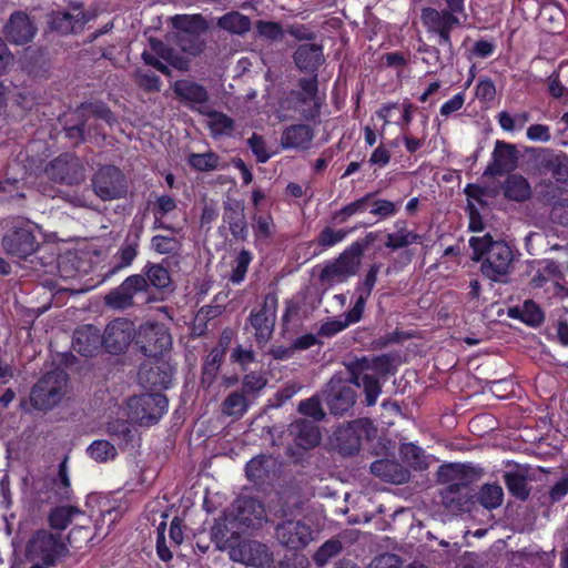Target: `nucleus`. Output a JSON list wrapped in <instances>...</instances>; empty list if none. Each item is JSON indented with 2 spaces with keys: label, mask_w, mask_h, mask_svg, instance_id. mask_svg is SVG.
<instances>
[{
  "label": "nucleus",
  "mask_w": 568,
  "mask_h": 568,
  "mask_svg": "<svg viewBox=\"0 0 568 568\" xmlns=\"http://www.w3.org/2000/svg\"><path fill=\"white\" fill-rule=\"evenodd\" d=\"M394 357H356L345 366L349 373V381L335 375L328 383L326 404L334 415L347 413L355 404L356 392L351 384L356 387L363 386L365 402L367 406L376 404L382 392L378 382L379 376L392 372V361Z\"/></svg>",
  "instance_id": "obj_1"
},
{
  "label": "nucleus",
  "mask_w": 568,
  "mask_h": 568,
  "mask_svg": "<svg viewBox=\"0 0 568 568\" xmlns=\"http://www.w3.org/2000/svg\"><path fill=\"white\" fill-rule=\"evenodd\" d=\"M438 480L446 485L440 490L442 503L450 513H469L476 505V493L470 486L464 465L448 464L438 470Z\"/></svg>",
  "instance_id": "obj_2"
},
{
  "label": "nucleus",
  "mask_w": 568,
  "mask_h": 568,
  "mask_svg": "<svg viewBox=\"0 0 568 568\" xmlns=\"http://www.w3.org/2000/svg\"><path fill=\"white\" fill-rule=\"evenodd\" d=\"M37 224L29 219L16 216L6 221L1 246L7 255L27 260L34 254L40 242L38 241Z\"/></svg>",
  "instance_id": "obj_3"
},
{
  "label": "nucleus",
  "mask_w": 568,
  "mask_h": 568,
  "mask_svg": "<svg viewBox=\"0 0 568 568\" xmlns=\"http://www.w3.org/2000/svg\"><path fill=\"white\" fill-rule=\"evenodd\" d=\"M68 392V374L61 368H54L33 385L30 402L36 409L47 412L59 405Z\"/></svg>",
  "instance_id": "obj_4"
},
{
  "label": "nucleus",
  "mask_w": 568,
  "mask_h": 568,
  "mask_svg": "<svg viewBox=\"0 0 568 568\" xmlns=\"http://www.w3.org/2000/svg\"><path fill=\"white\" fill-rule=\"evenodd\" d=\"M286 110L293 111L304 121H315L321 114L318 80L315 77H303L296 87L286 92Z\"/></svg>",
  "instance_id": "obj_5"
},
{
  "label": "nucleus",
  "mask_w": 568,
  "mask_h": 568,
  "mask_svg": "<svg viewBox=\"0 0 568 568\" xmlns=\"http://www.w3.org/2000/svg\"><path fill=\"white\" fill-rule=\"evenodd\" d=\"M235 515L230 523L233 528L239 530L255 529L262 526L263 520H271L270 515H274L278 519L284 518V504L272 507L268 501L267 510L264 506L253 497H241L234 503Z\"/></svg>",
  "instance_id": "obj_6"
},
{
  "label": "nucleus",
  "mask_w": 568,
  "mask_h": 568,
  "mask_svg": "<svg viewBox=\"0 0 568 568\" xmlns=\"http://www.w3.org/2000/svg\"><path fill=\"white\" fill-rule=\"evenodd\" d=\"M68 551V547L59 534L38 530L27 542L26 558L28 561L55 565L62 557L67 556Z\"/></svg>",
  "instance_id": "obj_7"
},
{
  "label": "nucleus",
  "mask_w": 568,
  "mask_h": 568,
  "mask_svg": "<svg viewBox=\"0 0 568 568\" xmlns=\"http://www.w3.org/2000/svg\"><path fill=\"white\" fill-rule=\"evenodd\" d=\"M142 298V303L151 302L146 294V282L143 274H132L128 276L119 286L109 291L104 296V304L114 311H125L138 306V298Z\"/></svg>",
  "instance_id": "obj_8"
},
{
  "label": "nucleus",
  "mask_w": 568,
  "mask_h": 568,
  "mask_svg": "<svg viewBox=\"0 0 568 568\" xmlns=\"http://www.w3.org/2000/svg\"><path fill=\"white\" fill-rule=\"evenodd\" d=\"M277 310V297L275 294L265 295L263 304L258 308H253L245 324V331H248L258 348H263L271 339Z\"/></svg>",
  "instance_id": "obj_9"
},
{
  "label": "nucleus",
  "mask_w": 568,
  "mask_h": 568,
  "mask_svg": "<svg viewBox=\"0 0 568 568\" xmlns=\"http://www.w3.org/2000/svg\"><path fill=\"white\" fill-rule=\"evenodd\" d=\"M361 262L347 247L335 258L326 261L317 280L326 288L348 282L359 271Z\"/></svg>",
  "instance_id": "obj_10"
},
{
  "label": "nucleus",
  "mask_w": 568,
  "mask_h": 568,
  "mask_svg": "<svg viewBox=\"0 0 568 568\" xmlns=\"http://www.w3.org/2000/svg\"><path fill=\"white\" fill-rule=\"evenodd\" d=\"M91 185L94 194L102 201L125 197L129 187L124 173L112 164L98 169L91 179Z\"/></svg>",
  "instance_id": "obj_11"
},
{
  "label": "nucleus",
  "mask_w": 568,
  "mask_h": 568,
  "mask_svg": "<svg viewBox=\"0 0 568 568\" xmlns=\"http://www.w3.org/2000/svg\"><path fill=\"white\" fill-rule=\"evenodd\" d=\"M168 398L161 393L143 394L130 398L129 417L139 425L156 424L168 409Z\"/></svg>",
  "instance_id": "obj_12"
},
{
  "label": "nucleus",
  "mask_w": 568,
  "mask_h": 568,
  "mask_svg": "<svg viewBox=\"0 0 568 568\" xmlns=\"http://www.w3.org/2000/svg\"><path fill=\"white\" fill-rule=\"evenodd\" d=\"M172 343L170 329L163 323L146 322L136 329V347L142 355H165Z\"/></svg>",
  "instance_id": "obj_13"
},
{
  "label": "nucleus",
  "mask_w": 568,
  "mask_h": 568,
  "mask_svg": "<svg viewBox=\"0 0 568 568\" xmlns=\"http://www.w3.org/2000/svg\"><path fill=\"white\" fill-rule=\"evenodd\" d=\"M136 346L134 323L126 318H115L104 329V349L109 355H125L129 346Z\"/></svg>",
  "instance_id": "obj_14"
},
{
  "label": "nucleus",
  "mask_w": 568,
  "mask_h": 568,
  "mask_svg": "<svg viewBox=\"0 0 568 568\" xmlns=\"http://www.w3.org/2000/svg\"><path fill=\"white\" fill-rule=\"evenodd\" d=\"M174 367L168 357H146L138 372V381L144 388H168L172 382Z\"/></svg>",
  "instance_id": "obj_15"
},
{
  "label": "nucleus",
  "mask_w": 568,
  "mask_h": 568,
  "mask_svg": "<svg viewBox=\"0 0 568 568\" xmlns=\"http://www.w3.org/2000/svg\"><path fill=\"white\" fill-rule=\"evenodd\" d=\"M44 173L53 182L74 185L83 179V166L75 155L62 153L47 164Z\"/></svg>",
  "instance_id": "obj_16"
},
{
  "label": "nucleus",
  "mask_w": 568,
  "mask_h": 568,
  "mask_svg": "<svg viewBox=\"0 0 568 568\" xmlns=\"http://www.w3.org/2000/svg\"><path fill=\"white\" fill-rule=\"evenodd\" d=\"M513 260L514 254L510 246L504 241H498L483 260L481 274L494 282H499L501 277L509 274Z\"/></svg>",
  "instance_id": "obj_17"
},
{
  "label": "nucleus",
  "mask_w": 568,
  "mask_h": 568,
  "mask_svg": "<svg viewBox=\"0 0 568 568\" xmlns=\"http://www.w3.org/2000/svg\"><path fill=\"white\" fill-rule=\"evenodd\" d=\"M73 13L69 11H52L48 16V27L52 32L60 36L78 34L83 31L90 21V16L82 10L81 6H72Z\"/></svg>",
  "instance_id": "obj_18"
},
{
  "label": "nucleus",
  "mask_w": 568,
  "mask_h": 568,
  "mask_svg": "<svg viewBox=\"0 0 568 568\" xmlns=\"http://www.w3.org/2000/svg\"><path fill=\"white\" fill-rule=\"evenodd\" d=\"M246 476L255 485H273L283 473V464L273 456H258L246 464Z\"/></svg>",
  "instance_id": "obj_19"
},
{
  "label": "nucleus",
  "mask_w": 568,
  "mask_h": 568,
  "mask_svg": "<svg viewBox=\"0 0 568 568\" xmlns=\"http://www.w3.org/2000/svg\"><path fill=\"white\" fill-rule=\"evenodd\" d=\"M230 559L246 566L262 568L272 561L268 548L256 540H243L230 546Z\"/></svg>",
  "instance_id": "obj_20"
},
{
  "label": "nucleus",
  "mask_w": 568,
  "mask_h": 568,
  "mask_svg": "<svg viewBox=\"0 0 568 568\" xmlns=\"http://www.w3.org/2000/svg\"><path fill=\"white\" fill-rule=\"evenodd\" d=\"M372 423L368 419H356L336 432L339 450L353 455L361 448L362 440L368 438Z\"/></svg>",
  "instance_id": "obj_21"
},
{
  "label": "nucleus",
  "mask_w": 568,
  "mask_h": 568,
  "mask_svg": "<svg viewBox=\"0 0 568 568\" xmlns=\"http://www.w3.org/2000/svg\"><path fill=\"white\" fill-rule=\"evenodd\" d=\"M3 34L10 43L23 45L33 40L37 27L26 12L14 11L3 27Z\"/></svg>",
  "instance_id": "obj_22"
},
{
  "label": "nucleus",
  "mask_w": 568,
  "mask_h": 568,
  "mask_svg": "<svg viewBox=\"0 0 568 568\" xmlns=\"http://www.w3.org/2000/svg\"><path fill=\"white\" fill-rule=\"evenodd\" d=\"M295 67L307 77L318 80V71L325 62L324 48L320 43L300 44L293 53Z\"/></svg>",
  "instance_id": "obj_23"
},
{
  "label": "nucleus",
  "mask_w": 568,
  "mask_h": 568,
  "mask_svg": "<svg viewBox=\"0 0 568 568\" xmlns=\"http://www.w3.org/2000/svg\"><path fill=\"white\" fill-rule=\"evenodd\" d=\"M72 347L79 355H94L104 347V334L92 324L82 325L73 333Z\"/></svg>",
  "instance_id": "obj_24"
},
{
  "label": "nucleus",
  "mask_w": 568,
  "mask_h": 568,
  "mask_svg": "<svg viewBox=\"0 0 568 568\" xmlns=\"http://www.w3.org/2000/svg\"><path fill=\"white\" fill-rule=\"evenodd\" d=\"M562 280L564 273L560 264L554 260H546L532 276L531 285L535 288H541L548 282H551L554 284L555 295L562 298L568 295V290L560 283Z\"/></svg>",
  "instance_id": "obj_25"
},
{
  "label": "nucleus",
  "mask_w": 568,
  "mask_h": 568,
  "mask_svg": "<svg viewBox=\"0 0 568 568\" xmlns=\"http://www.w3.org/2000/svg\"><path fill=\"white\" fill-rule=\"evenodd\" d=\"M172 89L176 99L191 109H195L196 105H204L210 100L207 89L192 80H176Z\"/></svg>",
  "instance_id": "obj_26"
},
{
  "label": "nucleus",
  "mask_w": 568,
  "mask_h": 568,
  "mask_svg": "<svg viewBox=\"0 0 568 568\" xmlns=\"http://www.w3.org/2000/svg\"><path fill=\"white\" fill-rule=\"evenodd\" d=\"M290 436L301 449L316 447L321 442V432L314 420L298 419L290 425Z\"/></svg>",
  "instance_id": "obj_27"
},
{
  "label": "nucleus",
  "mask_w": 568,
  "mask_h": 568,
  "mask_svg": "<svg viewBox=\"0 0 568 568\" xmlns=\"http://www.w3.org/2000/svg\"><path fill=\"white\" fill-rule=\"evenodd\" d=\"M420 20L429 33L453 30L454 27L460 24L459 18L452 14L450 11L437 10L432 7H425L422 9Z\"/></svg>",
  "instance_id": "obj_28"
},
{
  "label": "nucleus",
  "mask_w": 568,
  "mask_h": 568,
  "mask_svg": "<svg viewBox=\"0 0 568 568\" xmlns=\"http://www.w3.org/2000/svg\"><path fill=\"white\" fill-rule=\"evenodd\" d=\"M514 145L497 141L491 154V162L485 170V175L496 176L511 171L516 161Z\"/></svg>",
  "instance_id": "obj_29"
},
{
  "label": "nucleus",
  "mask_w": 568,
  "mask_h": 568,
  "mask_svg": "<svg viewBox=\"0 0 568 568\" xmlns=\"http://www.w3.org/2000/svg\"><path fill=\"white\" fill-rule=\"evenodd\" d=\"M539 168L550 172L557 183L568 185V155L565 152L545 149L539 158Z\"/></svg>",
  "instance_id": "obj_30"
},
{
  "label": "nucleus",
  "mask_w": 568,
  "mask_h": 568,
  "mask_svg": "<svg viewBox=\"0 0 568 568\" xmlns=\"http://www.w3.org/2000/svg\"><path fill=\"white\" fill-rule=\"evenodd\" d=\"M149 43L150 51H143L141 54L144 64L154 68L165 77H172V71L164 63V61L170 58V53L172 52L173 48L165 44L162 40L155 38H151Z\"/></svg>",
  "instance_id": "obj_31"
},
{
  "label": "nucleus",
  "mask_w": 568,
  "mask_h": 568,
  "mask_svg": "<svg viewBox=\"0 0 568 568\" xmlns=\"http://www.w3.org/2000/svg\"><path fill=\"white\" fill-rule=\"evenodd\" d=\"M503 194L509 201L521 203L531 197V186L521 174H508L503 183Z\"/></svg>",
  "instance_id": "obj_32"
},
{
  "label": "nucleus",
  "mask_w": 568,
  "mask_h": 568,
  "mask_svg": "<svg viewBox=\"0 0 568 568\" xmlns=\"http://www.w3.org/2000/svg\"><path fill=\"white\" fill-rule=\"evenodd\" d=\"M508 316L519 320L530 327H539L545 321V313L541 307L532 300H527L521 306L510 307Z\"/></svg>",
  "instance_id": "obj_33"
},
{
  "label": "nucleus",
  "mask_w": 568,
  "mask_h": 568,
  "mask_svg": "<svg viewBox=\"0 0 568 568\" xmlns=\"http://www.w3.org/2000/svg\"><path fill=\"white\" fill-rule=\"evenodd\" d=\"M140 274H143L145 277L148 295L150 287L165 291L172 284L170 271L161 263L146 262Z\"/></svg>",
  "instance_id": "obj_34"
},
{
  "label": "nucleus",
  "mask_w": 568,
  "mask_h": 568,
  "mask_svg": "<svg viewBox=\"0 0 568 568\" xmlns=\"http://www.w3.org/2000/svg\"><path fill=\"white\" fill-rule=\"evenodd\" d=\"M529 479L530 477L528 469L520 467H517L514 470L506 471L504 475V480L508 491L519 500H526L529 497Z\"/></svg>",
  "instance_id": "obj_35"
},
{
  "label": "nucleus",
  "mask_w": 568,
  "mask_h": 568,
  "mask_svg": "<svg viewBox=\"0 0 568 568\" xmlns=\"http://www.w3.org/2000/svg\"><path fill=\"white\" fill-rule=\"evenodd\" d=\"M139 254V236L130 240L129 237L124 241V243L119 247L118 252L114 254V264L109 271L108 275H113L116 272L129 267L133 261L136 258Z\"/></svg>",
  "instance_id": "obj_36"
},
{
  "label": "nucleus",
  "mask_w": 568,
  "mask_h": 568,
  "mask_svg": "<svg viewBox=\"0 0 568 568\" xmlns=\"http://www.w3.org/2000/svg\"><path fill=\"white\" fill-rule=\"evenodd\" d=\"M375 192L366 193L353 202L344 205L333 213L332 220L336 224L346 223L353 215L365 213L375 197Z\"/></svg>",
  "instance_id": "obj_37"
},
{
  "label": "nucleus",
  "mask_w": 568,
  "mask_h": 568,
  "mask_svg": "<svg viewBox=\"0 0 568 568\" xmlns=\"http://www.w3.org/2000/svg\"><path fill=\"white\" fill-rule=\"evenodd\" d=\"M371 471L375 476L390 483H402L408 478L407 471L398 463L388 459L374 462L371 465Z\"/></svg>",
  "instance_id": "obj_38"
},
{
  "label": "nucleus",
  "mask_w": 568,
  "mask_h": 568,
  "mask_svg": "<svg viewBox=\"0 0 568 568\" xmlns=\"http://www.w3.org/2000/svg\"><path fill=\"white\" fill-rule=\"evenodd\" d=\"M313 138L314 131L307 124L286 126V149L307 150Z\"/></svg>",
  "instance_id": "obj_39"
},
{
  "label": "nucleus",
  "mask_w": 568,
  "mask_h": 568,
  "mask_svg": "<svg viewBox=\"0 0 568 568\" xmlns=\"http://www.w3.org/2000/svg\"><path fill=\"white\" fill-rule=\"evenodd\" d=\"M286 547L300 549L312 540V529L301 521L286 523Z\"/></svg>",
  "instance_id": "obj_40"
},
{
  "label": "nucleus",
  "mask_w": 568,
  "mask_h": 568,
  "mask_svg": "<svg viewBox=\"0 0 568 568\" xmlns=\"http://www.w3.org/2000/svg\"><path fill=\"white\" fill-rule=\"evenodd\" d=\"M248 408V400L244 390H234L230 393L221 404L223 415L240 419Z\"/></svg>",
  "instance_id": "obj_41"
},
{
  "label": "nucleus",
  "mask_w": 568,
  "mask_h": 568,
  "mask_svg": "<svg viewBox=\"0 0 568 568\" xmlns=\"http://www.w3.org/2000/svg\"><path fill=\"white\" fill-rule=\"evenodd\" d=\"M175 33L205 32L207 23L201 14H176L171 18Z\"/></svg>",
  "instance_id": "obj_42"
},
{
  "label": "nucleus",
  "mask_w": 568,
  "mask_h": 568,
  "mask_svg": "<svg viewBox=\"0 0 568 568\" xmlns=\"http://www.w3.org/2000/svg\"><path fill=\"white\" fill-rule=\"evenodd\" d=\"M423 240V236L415 231H409L407 227L402 226L394 233L386 234V241L384 243L386 248L396 251L405 248L412 244H418Z\"/></svg>",
  "instance_id": "obj_43"
},
{
  "label": "nucleus",
  "mask_w": 568,
  "mask_h": 568,
  "mask_svg": "<svg viewBox=\"0 0 568 568\" xmlns=\"http://www.w3.org/2000/svg\"><path fill=\"white\" fill-rule=\"evenodd\" d=\"M223 221L227 223L229 230L235 240L245 241L247 237V224L245 216L241 210H234L226 206Z\"/></svg>",
  "instance_id": "obj_44"
},
{
  "label": "nucleus",
  "mask_w": 568,
  "mask_h": 568,
  "mask_svg": "<svg viewBox=\"0 0 568 568\" xmlns=\"http://www.w3.org/2000/svg\"><path fill=\"white\" fill-rule=\"evenodd\" d=\"M217 26L231 33L243 34L251 29V20L237 11H232L222 16L217 21Z\"/></svg>",
  "instance_id": "obj_45"
},
{
  "label": "nucleus",
  "mask_w": 568,
  "mask_h": 568,
  "mask_svg": "<svg viewBox=\"0 0 568 568\" xmlns=\"http://www.w3.org/2000/svg\"><path fill=\"white\" fill-rule=\"evenodd\" d=\"M504 500V491L498 484H485L478 493H476V501L486 509H496L501 506Z\"/></svg>",
  "instance_id": "obj_46"
},
{
  "label": "nucleus",
  "mask_w": 568,
  "mask_h": 568,
  "mask_svg": "<svg viewBox=\"0 0 568 568\" xmlns=\"http://www.w3.org/2000/svg\"><path fill=\"white\" fill-rule=\"evenodd\" d=\"M252 261V252L246 248L241 250L232 262V270L227 277L229 282L233 285H240L243 283Z\"/></svg>",
  "instance_id": "obj_47"
},
{
  "label": "nucleus",
  "mask_w": 568,
  "mask_h": 568,
  "mask_svg": "<svg viewBox=\"0 0 568 568\" xmlns=\"http://www.w3.org/2000/svg\"><path fill=\"white\" fill-rule=\"evenodd\" d=\"M205 114L210 119L209 126H210L211 133L214 136H221V135L230 136L232 134V132L234 131V128H235L234 120L231 116H229L227 114L220 112V111H215V110L206 112Z\"/></svg>",
  "instance_id": "obj_48"
},
{
  "label": "nucleus",
  "mask_w": 568,
  "mask_h": 568,
  "mask_svg": "<svg viewBox=\"0 0 568 568\" xmlns=\"http://www.w3.org/2000/svg\"><path fill=\"white\" fill-rule=\"evenodd\" d=\"M203 33H175V44L185 53L193 57L200 55L205 48V41L202 39Z\"/></svg>",
  "instance_id": "obj_49"
},
{
  "label": "nucleus",
  "mask_w": 568,
  "mask_h": 568,
  "mask_svg": "<svg viewBox=\"0 0 568 568\" xmlns=\"http://www.w3.org/2000/svg\"><path fill=\"white\" fill-rule=\"evenodd\" d=\"M176 209L175 200L166 194L160 195L153 206L154 225L153 229H163L173 231V227L162 222V219L168 213Z\"/></svg>",
  "instance_id": "obj_50"
},
{
  "label": "nucleus",
  "mask_w": 568,
  "mask_h": 568,
  "mask_svg": "<svg viewBox=\"0 0 568 568\" xmlns=\"http://www.w3.org/2000/svg\"><path fill=\"white\" fill-rule=\"evenodd\" d=\"M187 164L197 172H210L219 168L220 156L213 152L191 153L187 156Z\"/></svg>",
  "instance_id": "obj_51"
},
{
  "label": "nucleus",
  "mask_w": 568,
  "mask_h": 568,
  "mask_svg": "<svg viewBox=\"0 0 568 568\" xmlns=\"http://www.w3.org/2000/svg\"><path fill=\"white\" fill-rule=\"evenodd\" d=\"M80 111L90 112L94 118L103 120L109 125L115 124L116 116L109 105L100 100L85 101L79 105Z\"/></svg>",
  "instance_id": "obj_52"
},
{
  "label": "nucleus",
  "mask_w": 568,
  "mask_h": 568,
  "mask_svg": "<svg viewBox=\"0 0 568 568\" xmlns=\"http://www.w3.org/2000/svg\"><path fill=\"white\" fill-rule=\"evenodd\" d=\"M151 248L161 255H172L180 251L181 242L174 236L156 234L151 239Z\"/></svg>",
  "instance_id": "obj_53"
},
{
  "label": "nucleus",
  "mask_w": 568,
  "mask_h": 568,
  "mask_svg": "<svg viewBox=\"0 0 568 568\" xmlns=\"http://www.w3.org/2000/svg\"><path fill=\"white\" fill-rule=\"evenodd\" d=\"M134 80L136 85L146 93H155L161 90V79L154 72L148 70H136L134 72Z\"/></svg>",
  "instance_id": "obj_54"
},
{
  "label": "nucleus",
  "mask_w": 568,
  "mask_h": 568,
  "mask_svg": "<svg viewBox=\"0 0 568 568\" xmlns=\"http://www.w3.org/2000/svg\"><path fill=\"white\" fill-rule=\"evenodd\" d=\"M79 510L71 506L57 507L49 516V523L52 528L63 530L71 523L72 517Z\"/></svg>",
  "instance_id": "obj_55"
},
{
  "label": "nucleus",
  "mask_w": 568,
  "mask_h": 568,
  "mask_svg": "<svg viewBox=\"0 0 568 568\" xmlns=\"http://www.w3.org/2000/svg\"><path fill=\"white\" fill-rule=\"evenodd\" d=\"M348 234L346 230H334L329 226H325L316 237V244L326 250L341 243Z\"/></svg>",
  "instance_id": "obj_56"
},
{
  "label": "nucleus",
  "mask_w": 568,
  "mask_h": 568,
  "mask_svg": "<svg viewBox=\"0 0 568 568\" xmlns=\"http://www.w3.org/2000/svg\"><path fill=\"white\" fill-rule=\"evenodd\" d=\"M88 453L91 458L101 463L106 462L108 459H113L118 454L115 447L108 440L93 442L89 446Z\"/></svg>",
  "instance_id": "obj_57"
},
{
  "label": "nucleus",
  "mask_w": 568,
  "mask_h": 568,
  "mask_svg": "<svg viewBox=\"0 0 568 568\" xmlns=\"http://www.w3.org/2000/svg\"><path fill=\"white\" fill-rule=\"evenodd\" d=\"M497 241L493 239V236L487 233L484 236H473L469 240V246L474 253V260L480 261L484 260L488 254L493 245L496 244Z\"/></svg>",
  "instance_id": "obj_58"
},
{
  "label": "nucleus",
  "mask_w": 568,
  "mask_h": 568,
  "mask_svg": "<svg viewBox=\"0 0 568 568\" xmlns=\"http://www.w3.org/2000/svg\"><path fill=\"white\" fill-rule=\"evenodd\" d=\"M342 550V544L339 540L329 539L324 542L315 552L314 561L318 567H323L327 561L338 555Z\"/></svg>",
  "instance_id": "obj_59"
},
{
  "label": "nucleus",
  "mask_w": 568,
  "mask_h": 568,
  "mask_svg": "<svg viewBox=\"0 0 568 568\" xmlns=\"http://www.w3.org/2000/svg\"><path fill=\"white\" fill-rule=\"evenodd\" d=\"M354 296H355L354 305L346 313H344V316L348 320V322L352 325L358 323L363 318L366 303H367L368 298L371 297V295L365 294L361 291H355V290H354Z\"/></svg>",
  "instance_id": "obj_60"
},
{
  "label": "nucleus",
  "mask_w": 568,
  "mask_h": 568,
  "mask_svg": "<svg viewBox=\"0 0 568 568\" xmlns=\"http://www.w3.org/2000/svg\"><path fill=\"white\" fill-rule=\"evenodd\" d=\"M383 232L374 231L365 234L364 237L356 240L347 248L355 254V257L362 263V256L371 245L381 240Z\"/></svg>",
  "instance_id": "obj_61"
},
{
  "label": "nucleus",
  "mask_w": 568,
  "mask_h": 568,
  "mask_svg": "<svg viewBox=\"0 0 568 568\" xmlns=\"http://www.w3.org/2000/svg\"><path fill=\"white\" fill-rule=\"evenodd\" d=\"M369 209L371 214L377 216L378 220L393 216L398 211L396 203L386 199H376V196L372 200Z\"/></svg>",
  "instance_id": "obj_62"
},
{
  "label": "nucleus",
  "mask_w": 568,
  "mask_h": 568,
  "mask_svg": "<svg viewBox=\"0 0 568 568\" xmlns=\"http://www.w3.org/2000/svg\"><path fill=\"white\" fill-rule=\"evenodd\" d=\"M381 263H373L369 265L364 278L357 281L355 284V291H361L365 294L372 295V292L376 285L377 276L381 271Z\"/></svg>",
  "instance_id": "obj_63"
},
{
  "label": "nucleus",
  "mask_w": 568,
  "mask_h": 568,
  "mask_svg": "<svg viewBox=\"0 0 568 568\" xmlns=\"http://www.w3.org/2000/svg\"><path fill=\"white\" fill-rule=\"evenodd\" d=\"M248 146L256 158L257 163L267 162L272 154L268 152L265 140L262 135L253 133L247 140Z\"/></svg>",
  "instance_id": "obj_64"
}]
</instances>
